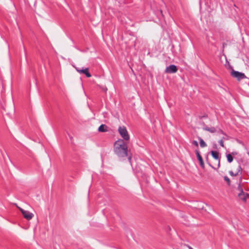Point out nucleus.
<instances>
[{"mask_svg": "<svg viewBox=\"0 0 249 249\" xmlns=\"http://www.w3.org/2000/svg\"><path fill=\"white\" fill-rule=\"evenodd\" d=\"M204 117H206L205 116H199V119H202L203 118H204Z\"/></svg>", "mask_w": 249, "mask_h": 249, "instance_id": "nucleus-23", "label": "nucleus"}, {"mask_svg": "<svg viewBox=\"0 0 249 249\" xmlns=\"http://www.w3.org/2000/svg\"><path fill=\"white\" fill-rule=\"evenodd\" d=\"M128 159V160H129V161H130L131 158V157H130V156H129Z\"/></svg>", "mask_w": 249, "mask_h": 249, "instance_id": "nucleus-24", "label": "nucleus"}, {"mask_svg": "<svg viewBox=\"0 0 249 249\" xmlns=\"http://www.w3.org/2000/svg\"><path fill=\"white\" fill-rule=\"evenodd\" d=\"M211 154L213 157L218 161V167L220 166V158L219 156V153L216 151H212Z\"/></svg>", "mask_w": 249, "mask_h": 249, "instance_id": "nucleus-10", "label": "nucleus"}, {"mask_svg": "<svg viewBox=\"0 0 249 249\" xmlns=\"http://www.w3.org/2000/svg\"><path fill=\"white\" fill-rule=\"evenodd\" d=\"M218 143H219V144L220 145V146H221L222 147H224V141H223V139H221L219 142H218Z\"/></svg>", "mask_w": 249, "mask_h": 249, "instance_id": "nucleus-17", "label": "nucleus"}, {"mask_svg": "<svg viewBox=\"0 0 249 249\" xmlns=\"http://www.w3.org/2000/svg\"><path fill=\"white\" fill-rule=\"evenodd\" d=\"M231 74L232 77L237 78L238 80L244 79L246 78V76L244 73L240 72L238 71H235L233 69H232Z\"/></svg>", "mask_w": 249, "mask_h": 249, "instance_id": "nucleus-3", "label": "nucleus"}, {"mask_svg": "<svg viewBox=\"0 0 249 249\" xmlns=\"http://www.w3.org/2000/svg\"><path fill=\"white\" fill-rule=\"evenodd\" d=\"M229 173L231 176H233V177L236 176L238 174V172H237L236 173L234 174L232 171H230L229 172Z\"/></svg>", "mask_w": 249, "mask_h": 249, "instance_id": "nucleus-16", "label": "nucleus"}, {"mask_svg": "<svg viewBox=\"0 0 249 249\" xmlns=\"http://www.w3.org/2000/svg\"><path fill=\"white\" fill-rule=\"evenodd\" d=\"M75 69L79 73L85 74L87 77H90L91 76V74L89 71V68H88L81 70L78 68H76Z\"/></svg>", "mask_w": 249, "mask_h": 249, "instance_id": "nucleus-8", "label": "nucleus"}, {"mask_svg": "<svg viewBox=\"0 0 249 249\" xmlns=\"http://www.w3.org/2000/svg\"><path fill=\"white\" fill-rule=\"evenodd\" d=\"M192 144L193 145H195V146H196V147L198 146V142L196 141V140L193 141L192 142Z\"/></svg>", "mask_w": 249, "mask_h": 249, "instance_id": "nucleus-15", "label": "nucleus"}, {"mask_svg": "<svg viewBox=\"0 0 249 249\" xmlns=\"http://www.w3.org/2000/svg\"><path fill=\"white\" fill-rule=\"evenodd\" d=\"M195 153L196 155L197 159L199 161L200 166L202 168L204 169L205 168L204 163L203 162V159L200 154L199 151L197 150H196Z\"/></svg>", "mask_w": 249, "mask_h": 249, "instance_id": "nucleus-7", "label": "nucleus"}, {"mask_svg": "<svg viewBox=\"0 0 249 249\" xmlns=\"http://www.w3.org/2000/svg\"><path fill=\"white\" fill-rule=\"evenodd\" d=\"M104 90H105V91L107 90V89L106 88L105 89H104Z\"/></svg>", "mask_w": 249, "mask_h": 249, "instance_id": "nucleus-26", "label": "nucleus"}, {"mask_svg": "<svg viewBox=\"0 0 249 249\" xmlns=\"http://www.w3.org/2000/svg\"><path fill=\"white\" fill-rule=\"evenodd\" d=\"M178 71V68L175 65H170L167 67L165 69V72L168 73H176Z\"/></svg>", "mask_w": 249, "mask_h": 249, "instance_id": "nucleus-6", "label": "nucleus"}, {"mask_svg": "<svg viewBox=\"0 0 249 249\" xmlns=\"http://www.w3.org/2000/svg\"><path fill=\"white\" fill-rule=\"evenodd\" d=\"M114 151L119 157H127L128 147L124 140H119L114 143Z\"/></svg>", "mask_w": 249, "mask_h": 249, "instance_id": "nucleus-1", "label": "nucleus"}, {"mask_svg": "<svg viewBox=\"0 0 249 249\" xmlns=\"http://www.w3.org/2000/svg\"><path fill=\"white\" fill-rule=\"evenodd\" d=\"M238 189L240 191V193L238 195V197L240 199L246 202L247 197L249 196V194L244 192L240 184L238 186Z\"/></svg>", "mask_w": 249, "mask_h": 249, "instance_id": "nucleus-4", "label": "nucleus"}, {"mask_svg": "<svg viewBox=\"0 0 249 249\" xmlns=\"http://www.w3.org/2000/svg\"><path fill=\"white\" fill-rule=\"evenodd\" d=\"M208 164H209V166H210L211 167L213 168L210 163L208 162Z\"/></svg>", "mask_w": 249, "mask_h": 249, "instance_id": "nucleus-25", "label": "nucleus"}, {"mask_svg": "<svg viewBox=\"0 0 249 249\" xmlns=\"http://www.w3.org/2000/svg\"><path fill=\"white\" fill-rule=\"evenodd\" d=\"M225 137H223L221 139H223V141L224 140H229V136L227 134H226V135H225Z\"/></svg>", "mask_w": 249, "mask_h": 249, "instance_id": "nucleus-20", "label": "nucleus"}, {"mask_svg": "<svg viewBox=\"0 0 249 249\" xmlns=\"http://www.w3.org/2000/svg\"><path fill=\"white\" fill-rule=\"evenodd\" d=\"M237 172H238V173H240V174H241L242 172V168H241L240 165L238 166Z\"/></svg>", "mask_w": 249, "mask_h": 249, "instance_id": "nucleus-19", "label": "nucleus"}, {"mask_svg": "<svg viewBox=\"0 0 249 249\" xmlns=\"http://www.w3.org/2000/svg\"><path fill=\"white\" fill-rule=\"evenodd\" d=\"M217 132L219 133L222 134L224 135H226V134L221 129H219L217 131Z\"/></svg>", "mask_w": 249, "mask_h": 249, "instance_id": "nucleus-18", "label": "nucleus"}, {"mask_svg": "<svg viewBox=\"0 0 249 249\" xmlns=\"http://www.w3.org/2000/svg\"><path fill=\"white\" fill-rule=\"evenodd\" d=\"M19 210L24 217L28 220L31 219L34 215L33 213L29 212L28 211L24 210L21 208H20Z\"/></svg>", "mask_w": 249, "mask_h": 249, "instance_id": "nucleus-5", "label": "nucleus"}, {"mask_svg": "<svg viewBox=\"0 0 249 249\" xmlns=\"http://www.w3.org/2000/svg\"><path fill=\"white\" fill-rule=\"evenodd\" d=\"M186 246L187 247V248L189 249H193L189 245H186Z\"/></svg>", "mask_w": 249, "mask_h": 249, "instance_id": "nucleus-22", "label": "nucleus"}, {"mask_svg": "<svg viewBox=\"0 0 249 249\" xmlns=\"http://www.w3.org/2000/svg\"><path fill=\"white\" fill-rule=\"evenodd\" d=\"M227 160L229 163H231L233 160V156L231 154H228L226 155Z\"/></svg>", "mask_w": 249, "mask_h": 249, "instance_id": "nucleus-13", "label": "nucleus"}, {"mask_svg": "<svg viewBox=\"0 0 249 249\" xmlns=\"http://www.w3.org/2000/svg\"><path fill=\"white\" fill-rule=\"evenodd\" d=\"M203 129L212 133H215L217 131L216 129L214 127H209L207 125H205L204 124Z\"/></svg>", "mask_w": 249, "mask_h": 249, "instance_id": "nucleus-9", "label": "nucleus"}, {"mask_svg": "<svg viewBox=\"0 0 249 249\" xmlns=\"http://www.w3.org/2000/svg\"><path fill=\"white\" fill-rule=\"evenodd\" d=\"M98 130L101 132H106L108 131V127L104 124H102L98 127Z\"/></svg>", "mask_w": 249, "mask_h": 249, "instance_id": "nucleus-11", "label": "nucleus"}, {"mask_svg": "<svg viewBox=\"0 0 249 249\" xmlns=\"http://www.w3.org/2000/svg\"><path fill=\"white\" fill-rule=\"evenodd\" d=\"M198 140L199 141L200 146L201 147H205L207 146V144L202 139H201L200 137H199Z\"/></svg>", "mask_w": 249, "mask_h": 249, "instance_id": "nucleus-12", "label": "nucleus"}, {"mask_svg": "<svg viewBox=\"0 0 249 249\" xmlns=\"http://www.w3.org/2000/svg\"><path fill=\"white\" fill-rule=\"evenodd\" d=\"M224 178V180L225 181H226V182H227L228 184V185H230L231 181H230V178L227 176H225Z\"/></svg>", "mask_w": 249, "mask_h": 249, "instance_id": "nucleus-14", "label": "nucleus"}, {"mask_svg": "<svg viewBox=\"0 0 249 249\" xmlns=\"http://www.w3.org/2000/svg\"><path fill=\"white\" fill-rule=\"evenodd\" d=\"M118 131L121 136L124 140L128 141L129 139V135L124 126H120L118 128Z\"/></svg>", "mask_w": 249, "mask_h": 249, "instance_id": "nucleus-2", "label": "nucleus"}, {"mask_svg": "<svg viewBox=\"0 0 249 249\" xmlns=\"http://www.w3.org/2000/svg\"><path fill=\"white\" fill-rule=\"evenodd\" d=\"M232 155H236L237 154V153L236 152H232L231 154Z\"/></svg>", "mask_w": 249, "mask_h": 249, "instance_id": "nucleus-21", "label": "nucleus"}]
</instances>
